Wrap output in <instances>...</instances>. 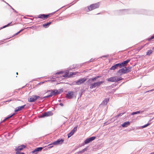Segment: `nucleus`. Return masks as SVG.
I'll list each match as a JSON object with an SVG mask.
<instances>
[{
  "label": "nucleus",
  "mask_w": 154,
  "mask_h": 154,
  "mask_svg": "<svg viewBox=\"0 0 154 154\" xmlns=\"http://www.w3.org/2000/svg\"><path fill=\"white\" fill-rule=\"evenodd\" d=\"M74 133L73 131L71 130L70 132L68 134V137L69 138L70 137H71L72 135Z\"/></svg>",
  "instance_id": "nucleus-26"
},
{
  "label": "nucleus",
  "mask_w": 154,
  "mask_h": 154,
  "mask_svg": "<svg viewBox=\"0 0 154 154\" xmlns=\"http://www.w3.org/2000/svg\"><path fill=\"white\" fill-rule=\"evenodd\" d=\"M69 71L66 70L65 71H60L54 74V75L53 76V78H58L59 80H61L65 78H69L72 75H75V74L73 72H70L69 73Z\"/></svg>",
  "instance_id": "nucleus-1"
},
{
  "label": "nucleus",
  "mask_w": 154,
  "mask_h": 154,
  "mask_svg": "<svg viewBox=\"0 0 154 154\" xmlns=\"http://www.w3.org/2000/svg\"><path fill=\"white\" fill-rule=\"evenodd\" d=\"M14 11L15 10V9H14L9 4H8V3H6Z\"/></svg>",
  "instance_id": "nucleus-37"
},
{
  "label": "nucleus",
  "mask_w": 154,
  "mask_h": 154,
  "mask_svg": "<svg viewBox=\"0 0 154 154\" xmlns=\"http://www.w3.org/2000/svg\"><path fill=\"white\" fill-rule=\"evenodd\" d=\"M52 147V146H51L50 147V148H51V147Z\"/></svg>",
  "instance_id": "nucleus-44"
},
{
  "label": "nucleus",
  "mask_w": 154,
  "mask_h": 154,
  "mask_svg": "<svg viewBox=\"0 0 154 154\" xmlns=\"http://www.w3.org/2000/svg\"><path fill=\"white\" fill-rule=\"evenodd\" d=\"M108 57V55H106L102 56L101 57V58H102L103 57Z\"/></svg>",
  "instance_id": "nucleus-35"
},
{
  "label": "nucleus",
  "mask_w": 154,
  "mask_h": 154,
  "mask_svg": "<svg viewBox=\"0 0 154 154\" xmlns=\"http://www.w3.org/2000/svg\"><path fill=\"white\" fill-rule=\"evenodd\" d=\"M51 97V95H49L47 96L44 97L43 98H47L49 97Z\"/></svg>",
  "instance_id": "nucleus-36"
},
{
  "label": "nucleus",
  "mask_w": 154,
  "mask_h": 154,
  "mask_svg": "<svg viewBox=\"0 0 154 154\" xmlns=\"http://www.w3.org/2000/svg\"><path fill=\"white\" fill-rule=\"evenodd\" d=\"M52 114L53 113L51 112L48 111L43 114L41 116V117H42L45 116H51L52 115Z\"/></svg>",
  "instance_id": "nucleus-14"
},
{
  "label": "nucleus",
  "mask_w": 154,
  "mask_h": 154,
  "mask_svg": "<svg viewBox=\"0 0 154 154\" xmlns=\"http://www.w3.org/2000/svg\"><path fill=\"white\" fill-rule=\"evenodd\" d=\"M51 23V22H49L43 24V26L45 28H47L49 26Z\"/></svg>",
  "instance_id": "nucleus-23"
},
{
  "label": "nucleus",
  "mask_w": 154,
  "mask_h": 154,
  "mask_svg": "<svg viewBox=\"0 0 154 154\" xmlns=\"http://www.w3.org/2000/svg\"><path fill=\"white\" fill-rule=\"evenodd\" d=\"M43 97H40V98H39L38 99H39L40 100H42L44 98H43Z\"/></svg>",
  "instance_id": "nucleus-39"
},
{
  "label": "nucleus",
  "mask_w": 154,
  "mask_h": 154,
  "mask_svg": "<svg viewBox=\"0 0 154 154\" xmlns=\"http://www.w3.org/2000/svg\"><path fill=\"white\" fill-rule=\"evenodd\" d=\"M39 98L40 97L39 96L36 95H32L29 97L28 101L29 102H34Z\"/></svg>",
  "instance_id": "nucleus-5"
},
{
  "label": "nucleus",
  "mask_w": 154,
  "mask_h": 154,
  "mask_svg": "<svg viewBox=\"0 0 154 154\" xmlns=\"http://www.w3.org/2000/svg\"><path fill=\"white\" fill-rule=\"evenodd\" d=\"M130 125L129 122L127 121L124 122L122 125L123 127H126Z\"/></svg>",
  "instance_id": "nucleus-21"
},
{
  "label": "nucleus",
  "mask_w": 154,
  "mask_h": 154,
  "mask_svg": "<svg viewBox=\"0 0 154 154\" xmlns=\"http://www.w3.org/2000/svg\"><path fill=\"white\" fill-rule=\"evenodd\" d=\"M77 94L76 93L73 91H69L66 94V97L69 99L75 98Z\"/></svg>",
  "instance_id": "nucleus-3"
},
{
  "label": "nucleus",
  "mask_w": 154,
  "mask_h": 154,
  "mask_svg": "<svg viewBox=\"0 0 154 154\" xmlns=\"http://www.w3.org/2000/svg\"><path fill=\"white\" fill-rule=\"evenodd\" d=\"M25 147V146L24 145H22L20 146H19L18 147L16 148L15 149L16 151H17L16 154H24V153L22 152L21 153H20L18 151H19L22 150L23 148H24Z\"/></svg>",
  "instance_id": "nucleus-7"
},
{
  "label": "nucleus",
  "mask_w": 154,
  "mask_h": 154,
  "mask_svg": "<svg viewBox=\"0 0 154 154\" xmlns=\"http://www.w3.org/2000/svg\"><path fill=\"white\" fill-rule=\"evenodd\" d=\"M64 141V140L62 139H59L56 141L53 142L52 144L54 145H57L62 144Z\"/></svg>",
  "instance_id": "nucleus-9"
},
{
  "label": "nucleus",
  "mask_w": 154,
  "mask_h": 154,
  "mask_svg": "<svg viewBox=\"0 0 154 154\" xmlns=\"http://www.w3.org/2000/svg\"><path fill=\"white\" fill-rule=\"evenodd\" d=\"M126 69V72L127 73H128L131 71V69L132 68L131 67L128 66L127 67H125Z\"/></svg>",
  "instance_id": "nucleus-24"
},
{
  "label": "nucleus",
  "mask_w": 154,
  "mask_h": 154,
  "mask_svg": "<svg viewBox=\"0 0 154 154\" xmlns=\"http://www.w3.org/2000/svg\"><path fill=\"white\" fill-rule=\"evenodd\" d=\"M143 111H142L141 110H139L136 112H133L131 113V115H136L138 114H141L143 112Z\"/></svg>",
  "instance_id": "nucleus-22"
},
{
  "label": "nucleus",
  "mask_w": 154,
  "mask_h": 154,
  "mask_svg": "<svg viewBox=\"0 0 154 154\" xmlns=\"http://www.w3.org/2000/svg\"><path fill=\"white\" fill-rule=\"evenodd\" d=\"M149 124H146L143 125V126H142V128H145L147 126H148L149 125Z\"/></svg>",
  "instance_id": "nucleus-34"
},
{
  "label": "nucleus",
  "mask_w": 154,
  "mask_h": 154,
  "mask_svg": "<svg viewBox=\"0 0 154 154\" xmlns=\"http://www.w3.org/2000/svg\"><path fill=\"white\" fill-rule=\"evenodd\" d=\"M130 61V60H127L124 61L122 63H120L122 68L125 66Z\"/></svg>",
  "instance_id": "nucleus-17"
},
{
  "label": "nucleus",
  "mask_w": 154,
  "mask_h": 154,
  "mask_svg": "<svg viewBox=\"0 0 154 154\" xmlns=\"http://www.w3.org/2000/svg\"><path fill=\"white\" fill-rule=\"evenodd\" d=\"M95 138V137H91L88 138L87 139L84 141L85 144H83L84 145V144H87L91 142L94 140Z\"/></svg>",
  "instance_id": "nucleus-10"
},
{
  "label": "nucleus",
  "mask_w": 154,
  "mask_h": 154,
  "mask_svg": "<svg viewBox=\"0 0 154 154\" xmlns=\"http://www.w3.org/2000/svg\"><path fill=\"white\" fill-rule=\"evenodd\" d=\"M3 1L5 2V1L4 0H3Z\"/></svg>",
  "instance_id": "nucleus-46"
},
{
  "label": "nucleus",
  "mask_w": 154,
  "mask_h": 154,
  "mask_svg": "<svg viewBox=\"0 0 154 154\" xmlns=\"http://www.w3.org/2000/svg\"><path fill=\"white\" fill-rule=\"evenodd\" d=\"M94 60V59H93V58H92L90 60V62H92L93 60Z\"/></svg>",
  "instance_id": "nucleus-40"
},
{
  "label": "nucleus",
  "mask_w": 154,
  "mask_h": 154,
  "mask_svg": "<svg viewBox=\"0 0 154 154\" xmlns=\"http://www.w3.org/2000/svg\"><path fill=\"white\" fill-rule=\"evenodd\" d=\"M118 67L122 68L120 63L116 64L115 65L112 66L110 68V70H114Z\"/></svg>",
  "instance_id": "nucleus-13"
},
{
  "label": "nucleus",
  "mask_w": 154,
  "mask_h": 154,
  "mask_svg": "<svg viewBox=\"0 0 154 154\" xmlns=\"http://www.w3.org/2000/svg\"><path fill=\"white\" fill-rule=\"evenodd\" d=\"M49 16V15H46L45 14H41L38 15L37 17H35L36 18H41L43 20H45Z\"/></svg>",
  "instance_id": "nucleus-12"
},
{
  "label": "nucleus",
  "mask_w": 154,
  "mask_h": 154,
  "mask_svg": "<svg viewBox=\"0 0 154 154\" xmlns=\"http://www.w3.org/2000/svg\"><path fill=\"white\" fill-rule=\"evenodd\" d=\"M122 11H124V13H126L128 11L127 10H122Z\"/></svg>",
  "instance_id": "nucleus-38"
},
{
  "label": "nucleus",
  "mask_w": 154,
  "mask_h": 154,
  "mask_svg": "<svg viewBox=\"0 0 154 154\" xmlns=\"http://www.w3.org/2000/svg\"><path fill=\"white\" fill-rule=\"evenodd\" d=\"M24 29H21L20 31H19L18 32H17V33H16L15 34V35H17L18 34H19V33H20V32L22 31Z\"/></svg>",
  "instance_id": "nucleus-31"
},
{
  "label": "nucleus",
  "mask_w": 154,
  "mask_h": 154,
  "mask_svg": "<svg viewBox=\"0 0 154 154\" xmlns=\"http://www.w3.org/2000/svg\"><path fill=\"white\" fill-rule=\"evenodd\" d=\"M42 149L43 148L42 147L36 148L32 151V152L35 153V154H36L37 153V152L41 151Z\"/></svg>",
  "instance_id": "nucleus-19"
},
{
  "label": "nucleus",
  "mask_w": 154,
  "mask_h": 154,
  "mask_svg": "<svg viewBox=\"0 0 154 154\" xmlns=\"http://www.w3.org/2000/svg\"><path fill=\"white\" fill-rule=\"evenodd\" d=\"M87 150V147H86L84 149H82L81 151L79 152V153H82L86 151Z\"/></svg>",
  "instance_id": "nucleus-27"
},
{
  "label": "nucleus",
  "mask_w": 154,
  "mask_h": 154,
  "mask_svg": "<svg viewBox=\"0 0 154 154\" xmlns=\"http://www.w3.org/2000/svg\"><path fill=\"white\" fill-rule=\"evenodd\" d=\"M14 11L15 12L17 13V12L15 10Z\"/></svg>",
  "instance_id": "nucleus-43"
},
{
  "label": "nucleus",
  "mask_w": 154,
  "mask_h": 154,
  "mask_svg": "<svg viewBox=\"0 0 154 154\" xmlns=\"http://www.w3.org/2000/svg\"><path fill=\"white\" fill-rule=\"evenodd\" d=\"M11 23H8L7 25H5L4 26H3L2 27L1 29H2L3 28H5V27H7L9 25H10Z\"/></svg>",
  "instance_id": "nucleus-30"
},
{
  "label": "nucleus",
  "mask_w": 154,
  "mask_h": 154,
  "mask_svg": "<svg viewBox=\"0 0 154 154\" xmlns=\"http://www.w3.org/2000/svg\"><path fill=\"white\" fill-rule=\"evenodd\" d=\"M153 38H154V36H152L150 38H149L148 39V40L149 41L153 39Z\"/></svg>",
  "instance_id": "nucleus-33"
},
{
  "label": "nucleus",
  "mask_w": 154,
  "mask_h": 154,
  "mask_svg": "<svg viewBox=\"0 0 154 154\" xmlns=\"http://www.w3.org/2000/svg\"><path fill=\"white\" fill-rule=\"evenodd\" d=\"M104 82V81H101L97 82H94L93 83H90V88L91 89H92L94 88H95L96 87H99L100 85L103 83Z\"/></svg>",
  "instance_id": "nucleus-4"
},
{
  "label": "nucleus",
  "mask_w": 154,
  "mask_h": 154,
  "mask_svg": "<svg viewBox=\"0 0 154 154\" xmlns=\"http://www.w3.org/2000/svg\"><path fill=\"white\" fill-rule=\"evenodd\" d=\"M77 126L74 127L73 129L72 130V131L74 133L77 130Z\"/></svg>",
  "instance_id": "nucleus-29"
},
{
  "label": "nucleus",
  "mask_w": 154,
  "mask_h": 154,
  "mask_svg": "<svg viewBox=\"0 0 154 154\" xmlns=\"http://www.w3.org/2000/svg\"><path fill=\"white\" fill-rule=\"evenodd\" d=\"M144 46V45H142L141 46L139 47L138 48V50H140L141 49H142Z\"/></svg>",
  "instance_id": "nucleus-32"
},
{
  "label": "nucleus",
  "mask_w": 154,
  "mask_h": 154,
  "mask_svg": "<svg viewBox=\"0 0 154 154\" xmlns=\"http://www.w3.org/2000/svg\"><path fill=\"white\" fill-rule=\"evenodd\" d=\"M87 80V79L84 78L79 79L78 80L74 82L75 84L77 85H80L82 83H84Z\"/></svg>",
  "instance_id": "nucleus-8"
},
{
  "label": "nucleus",
  "mask_w": 154,
  "mask_h": 154,
  "mask_svg": "<svg viewBox=\"0 0 154 154\" xmlns=\"http://www.w3.org/2000/svg\"><path fill=\"white\" fill-rule=\"evenodd\" d=\"M100 77V76H96L94 78L90 79L88 80V82L89 83H93L94 82V81L96 80L97 79Z\"/></svg>",
  "instance_id": "nucleus-15"
},
{
  "label": "nucleus",
  "mask_w": 154,
  "mask_h": 154,
  "mask_svg": "<svg viewBox=\"0 0 154 154\" xmlns=\"http://www.w3.org/2000/svg\"><path fill=\"white\" fill-rule=\"evenodd\" d=\"M99 5L98 3H96L94 4L91 5L89 6H88L87 8L89 11H91L98 8L99 7Z\"/></svg>",
  "instance_id": "nucleus-6"
},
{
  "label": "nucleus",
  "mask_w": 154,
  "mask_h": 154,
  "mask_svg": "<svg viewBox=\"0 0 154 154\" xmlns=\"http://www.w3.org/2000/svg\"><path fill=\"white\" fill-rule=\"evenodd\" d=\"M122 79V78L121 77H119L117 76H115L108 78L106 79V80L109 82H116L121 80Z\"/></svg>",
  "instance_id": "nucleus-2"
},
{
  "label": "nucleus",
  "mask_w": 154,
  "mask_h": 154,
  "mask_svg": "<svg viewBox=\"0 0 154 154\" xmlns=\"http://www.w3.org/2000/svg\"><path fill=\"white\" fill-rule=\"evenodd\" d=\"M25 106L26 105H24L21 106H19L16 108L15 110V112H16L23 109L24 108Z\"/></svg>",
  "instance_id": "nucleus-16"
},
{
  "label": "nucleus",
  "mask_w": 154,
  "mask_h": 154,
  "mask_svg": "<svg viewBox=\"0 0 154 154\" xmlns=\"http://www.w3.org/2000/svg\"><path fill=\"white\" fill-rule=\"evenodd\" d=\"M15 115V113H14L13 114H12V115L10 116H8L5 119L2 121V122H4V121H5L6 120H7L10 118H11V117L12 116H13L14 115Z\"/></svg>",
  "instance_id": "nucleus-25"
},
{
  "label": "nucleus",
  "mask_w": 154,
  "mask_h": 154,
  "mask_svg": "<svg viewBox=\"0 0 154 154\" xmlns=\"http://www.w3.org/2000/svg\"><path fill=\"white\" fill-rule=\"evenodd\" d=\"M60 93V92L58 91L57 90H54V91H51V93L49 95H51V97L54 95H56L57 94H59Z\"/></svg>",
  "instance_id": "nucleus-18"
},
{
  "label": "nucleus",
  "mask_w": 154,
  "mask_h": 154,
  "mask_svg": "<svg viewBox=\"0 0 154 154\" xmlns=\"http://www.w3.org/2000/svg\"><path fill=\"white\" fill-rule=\"evenodd\" d=\"M60 105L61 106H63V104L62 103H60Z\"/></svg>",
  "instance_id": "nucleus-41"
},
{
  "label": "nucleus",
  "mask_w": 154,
  "mask_h": 154,
  "mask_svg": "<svg viewBox=\"0 0 154 154\" xmlns=\"http://www.w3.org/2000/svg\"><path fill=\"white\" fill-rule=\"evenodd\" d=\"M127 73L126 69L125 67H124L121 69H120L117 72V74L118 75L120 74H124Z\"/></svg>",
  "instance_id": "nucleus-11"
},
{
  "label": "nucleus",
  "mask_w": 154,
  "mask_h": 154,
  "mask_svg": "<svg viewBox=\"0 0 154 154\" xmlns=\"http://www.w3.org/2000/svg\"><path fill=\"white\" fill-rule=\"evenodd\" d=\"M44 83V82H40V83H39V84H43Z\"/></svg>",
  "instance_id": "nucleus-42"
},
{
  "label": "nucleus",
  "mask_w": 154,
  "mask_h": 154,
  "mask_svg": "<svg viewBox=\"0 0 154 154\" xmlns=\"http://www.w3.org/2000/svg\"><path fill=\"white\" fill-rule=\"evenodd\" d=\"M16 74H18V72H17V73H16Z\"/></svg>",
  "instance_id": "nucleus-45"
},
{
  "label": "nucleus",
  "mask_w": 154,
  "mask_h": 154,
  "mask_svg": "<svg viewBox=\"0 0 154 154\" xmlns=\"http://www.w3.org/2000/svg\"><path fill=\"white\" fill-rule=\"evenodd\" d=\"M109 101V99L108 98H106L100 104V106L106 105Z\"/></svg>",
  "instance_id": "nucleus-20"
},
{
  "label": "nucleus",
  "mask_w": 154,
  "mask_h": 154,
  "mask_svg": "<svg viewBox=\"0 0 154 154\" xmlns=\"http://www.w3.org/2000/svg\"><path fill=\"white\" fill-rule=\"evenodd\" d=\"M152 50H149L146 53V55H149L152 53Z\"/></svg>",
  "instance_id": "nucleus-28"
}]
</instances>
